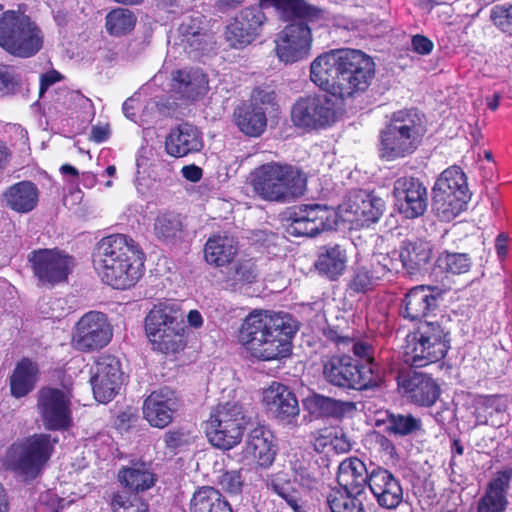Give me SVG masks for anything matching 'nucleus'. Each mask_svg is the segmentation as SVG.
<instances>
[{
	"label": "nucleus",
	"instance_id": "1",
	"mask_svg": "<svg viewBox=\"0 0 512 512\" xmlns=\"http://www.w3.org/2000/svg\"><path fill=\"white\" fill-rule=\"evenodd\" d=\"M296 331L294 321L288 314L254 310L240 327L239 342L254 358L278 360L290 355L291 340Z\"/></svg>",
	"mask_w": 512,
	"mask_h": 512
},
{
	"label": "nucleus",
	"instance_id": "2",
	"mask_svg": "<svg viewBox=\"0 0 512 512\" xmlns=\"http://www.w3.org/2000/svg\"><path fill=\"white\" fill-rule=\"evenodd\" d=\"M93 261L102 280L115 289H128L142 276V253L135 241L123 234L101 239Z\"/></svg>",
	"mask_w": 512,
	"mask_h": 512
},
{
	"label": "nucleus",
	"instance_id": "3",
	"mask_svg": "<svg viewBox=\"0 0 512 512\" xmlns=\"http://www.w3.org/2000/svg\"><path fill=\"white\" fill-rule=\"evenodd\" d=\"M248 184L260 199L285 203L304 193L306 177L297 167L269 162L250 172Z\"/></svg>",
	"mask_w": 512,
	"mask_h": 512
},
{
	"label": "nucleus",
	"instance_id": "4",
	"mask_svg": "<svg viewBox=\"0 0 512 512\" xmlns=\"http://www.w3.org/2000/svg\"><path fill=\"white\" fill-rule=\"evenodd\" d=\"M425 133L422 116L414 109L399 110L380 132V157L393 161L414 153Z\"/></svg>",
	"mask_w": 512,
	"mask_h": 512
},
{
	"label": "nucleus",
	"instance_id": "5",
	"mask_svg": "<svg viewBox=\"0 0 512 512\" xmlns=\"http://www.w3.org/2000/svg\"><path fill=\"white\" fill-rule=\"evenodd\" d=\"M448 321H424L406 336L403 347L404 362L414 367H425L443 359L450 349Z\"/></svg>",
	"mask_w": 512,
	"mask_h": 512
},
{
	"label": "nucleus",
	"instance_id": "6",
	"mask_svg": "<svg viewBox=\"0 0 512 512\" xmlns=\"http://www.w3.org/2000/svg\"><path fill=\"white\" fill-rule=\"evenodd\" d=\"M42 28L29 15L20 10H7L0 14V47L18 58L35 56L44 46Z\"/></svg>",
	"mask_w": 512,
	"mask_h": 512
},
{
	"label": "nucleus",
	"instance_id": "7",
	"mask_svg": "<svg viewBox=\"0 0 512 512\" xmlns=\"http://www.w3.org/2000/svg\"><path fill=\"white\" fill-rule=\"evenodd\" d=\"M145 331L153 349L176 353L185 346V326L180 307L174 302H161L145 318Z\"/></svg>",
	"mask_w": 512,
	"mask_h": 512
},
{
	"label": "nucleus",
	"instance_id": "8",
	"mask_svg": "<svg viewBox=\"0 0 512 512\" xmlns=\"http://www.w3.org/2000/svg\"><path fill=\"white\" fill-rule=\"evenodd\" d=\"M248 424L241 404L226 402L219 404L211 413L206 425L209 442L216 448L230 450L238 445Z\"/></svg>",
	"mask_w": 512,
	"mask_h": 512
},
{
	"label": "nucleus",
	"instance_id": "9",
	"mask_svg": "<svg viewBox=\"0 0 512 512\" xmlns=\"http://www.w3.org/2000/svg\"><path fill=\"white\" fill-rule=\"evenodd\" d=\"M323 377L332 386L347 390H368L381 382L374 366L366 368L348 355H334L323 360Z\"/></svg>",
	"mask_w": 512,
	"mask_h": 512
},
{
	"label": "nucleus",
	"instance_id": "10",
	"mask_svg": "<svg viewBox=\"0 0 512 512\" xmlns=\"http://www.w3.org/2000/svg\"><path fill=\"white\" fill-rule=\"evenodd\" d=\"M56 438L48 434H35L13 444L7 454V463L18 473L34 478L50 459Z\"/></svg>",
	"mask_w": 512,
	"mask_h": 512
},
{
	"label": "nucleus",
	"instance_id": "11",
	"mask_svg": "<svg viewBox=\"0 0 512 512\" xmlns=\"http://www.w3.org/2000/svg\"><path fill=\"white\" fill-rule=\"evenodd\" d=\"M374 73L372 59L360 50L351 49L336 78L331 95L346 99L365 92L371 84Z\"/></svg>",
	"mask_w": 512,
	"mask_h": 512
},
{
	"label": "nucleus",
	"instance_id": "12",
	"mask_svg": "<svg viewBox=\"0 0 512 512\" xmlns=\"http://www.w3.org/2000/svg\"><path fill=\"white\" fill-rule=\"evenodd\" d=\"M28 260L39 284L47 287L67 281L75 267L74 258L59 249L34 250Z\"/></svg>",
	"mask_w": 512,
	"mask_h": 512
},
{
	"label": "nucleus",
	"instance_id": "13",
	"mask_svg": "<svg viewBox=\"0 0 512 512\" xmlns=\"http://www.w3.org/2000/svg\"><path fill=\"white\" fill-rule=\"evenodd\" d=\"M335 102L326 93L298 99L291 110L293 124L304 129H322L335 122Z\"/></svg>",
	"mask_w": 512,
	"mask_h": 512
},
{
	"label": "nucleus",
	"instance_id": "14",
	"mask_svg": "<svg viewBox=\"0 0 512 512\" xmlns=\"http://www.w3.org/2000/svg\"><path fill=\"white\" fill-rule=\"evenodd\" d=\"M113 336L107 316L98 311L85 313L74 325L71 344L81 352H92L104 348Z\"/></svg>",
	"mask_w": 512,
	"mask_h": 512
},
{
	"label": "nucleus",
	"instance_id": "15",
	"mask_svg": "<svg viewBox=\"0 0 512 512\" xmlns=\"http://www.w3.org/2000/svg\"><path fill=\"white\" fill-rule=\"evenodd\" d=\"M37 410L47 430H66L71 426V396L64 390L53 387L41 388L38 392Z\"/></svg>",
	"mask_w": 512,
	"mask_h": 512
},
{
	"label": "nucleus",
	"instance_id": "16",
	"mask_svg": "<svg viewBox=\"0 0 512 512\" xmlns=\"http://www.w3.org/2000/svg\"><path fill=\"white\" fill-rule=\"evenodd\" d=\"M124 382L119 359L112 355H102L90 368V383L95 399L100 403L111 401Z\"/></svg>",
	"mask_w": 512,
	"mask_h": 512
},
{
	"label": "nucleus",
	"instance_id": "17",
	"mask_svg": "<svg viewBox=\"0 0 512 512\" xmlns=\"http://www.w3.org/2000/svg\"><path fill=\"white\" fill-rule=\"evenodd\" d=\"M287 228L293 236L313 237L324 230L333 229L337 225L336 212L324 205H301L292 212Z\"/></svg>",
	"mask_w": 512,
	"mask_h": 512
},
{
	"label": "nucleus",
	"instance_id": "18",
	"mask_svg": "<svg viewBox=\"0 0 512 512\" xmlns=\"http://www.w3.org/2000/svg\"><path fill=\"white\" fill-rule=\"evenodd\" d=\"M312 42V32L307 24L291 23L275 39L276 55L286 64L302 61L310 55Z\"/></svg>",
	"mask_w": 512,
	"mask_h": 512
},
{
	"label": "nucleus",
	"instance_id": "19",
	"mask_svg": "<svg viewBox=\"0 0 512 512\" xmlns=\"http://www.w3.org/2000/svg\"><path fill=\"white\" fill-rule=\"evenodd\" d=\"M265 21L266 16L261 6L244 8L227 25L225 39L230 47L243 49L261 35Z\"/></svg>",
	"mask_w": 512,
	"mask_h": 512
},
{
	"label": "nucleus",
	"instance_id": "20",
	"mask_svg": "<svg viewBox=\"0 0 512 512\" xmlns=\"http://www.w3.org/2000/svg\"><path fill=\"white\" fill-rule=\"evenodd\" d=\"M261 403L270 416L288 424L296 421L300 413L295 393L280 382L273 381L263 388Z\"/></svg>",
	"mask_w": 512,
	"mask_h": 512
},
{
	"label": "nucleus",
	"instance_id": "21",
	"mask_svg": "<svg viewBox=\"0 0 512 512\" xmlns=\"http://www.w3.org/2000/svg\"><path fill=\"white\" fill-rule=\"evenodd\" d=\"M393 196L398 211L408 219L424 214L428 204L427 190L416 178L401 177L394 183Z\"/></svg>",
	"mask_w": 512,
	"mask_h": 512
},
{
	"label": "nucleus",
	"instance_id": "22",
	"mask_svg": "<svg viewBox=\"0 0 512 512\" xmlns=\"http://www.w3.org/2000/svg\"><path fill=\"white\" fill-rule=\"evenodd\" d=\"M276 452L272 431L264 425H258L247 435L240 460L247 465L256 464L266 468L274 462Z\"/></svg>",
	"mask_w": 512,
	"mask_h": 512
},
{
	"label": "nucleus",
	"instance_id": "23",
	"mask_svg": "<svg viewBox=\"0 0 512 512\" xmlns=\"http://www.w3.org/2000/svg\"><path fill=\"white\" fill-rule=\"evenodd\" d=\"M351 49H337L317 56L310 65V79L322 90L332 94L342 66Z\"/></svg>",
	"mask_w": 512,
	"mask_h": 512
},
{
	"label": "nucleus",
	"instance_id": "24",
	"mask_svg": "<svg viewBox=\"0 0 512 512\" xmlns=\"http://www.w3.org/2000/svg\"><path fill=\"white\" fill-rule=\"evenodd\" d=\"M441 296L442 290L437 286H415L403 298L400 313L407 320H420L438 307Z\"/></svg>",
	"mask_w": 512,
	"mask_h": 512
},
{
	"label": "nucleus",
	"instance_id": "25",
	"mask_svg": "<svg viewBox=\"0 0 512 512\" xmlns=\"http://www.w3.org/2000/svg\"><path fill=\"white\" fill-rule=\"evenodd\" d=\"M368 487L378 505L384 509H396L403 501L400 480L388 469L372 467Z\"/></svg>",
	"mask_w": 512,
	"mask_h": 512
},
{
	"label": "nucleus",
	"instance_id": "26",
	"mask_svg": "<svg viewBox=\"0 0 512 512\" xmlns=\"http://www.w3.org/2000/svg\"><path fill=\"white\" fill-rule=\"evenodd\" d=\"M384 209L382 198L360 190L349 197L346 212L350 214L349 221L359 226H369L380 219Z\"/></svg>",
	"mask_w": 512,
	"mask_h": 512
},
{
	"label": "nucleus",
	"instance_id": "27",
	"mask_svg": "<svg viewBox=\"0 0 512 512\" xmlns=\"http://www.w3.org/2000/svg\"><path fill=\"white\" fill-rule=\"evenodd\" d=\"M178 408V400L174 392L162 389L153 392L143 405L145 419L150 425L157 428L166 427L173 419V414Z\"/></svg>",
	"mask_w": 512,
	"mask_h": 512
},
{
	"label": "nucleus",
	"instance_id": "28",
	"mask_svg": "<svg viewBox=\"0 0 512 512\" xmlns=\"http://www.w3.org/2000/svg\"><path fill=\"white\" fill-rule=\"evenodd\" d=\"M203 148L200 131L192 124L182 123L170 130L165 139L166 152L176 158L199 152Z\"/></svg>",
	"mask_w": 512,
	"mask_h": 512
},
{
	"label": "nucleus",
	"instance_id": "29",
	"mask_svg": "<svg viewBox=\"0 0 512 512\" xmlns=\"http://www.w3.org/2000/svg\"><path fill=\"white\" fill-rule=\"evenodd\" d=\"M405 395L418 406H432L440 395L435 380L424 373L413 372L403 379L401 384Z\"/></svg>",
	"mask_w": 512,
	"mask_h": 512
},
{
	"label": "nucleus",
	"instance_id": "30",
	"mask_svg": "<svg viewBox=\"0 0 512 512\" xmlns=\"http://www.w3.org/2000/svg\"><path fill=\"white\" fill-rule=\"evenodd\" d=\"M263 8L273 7L283 20L302 18L307 21H325L326 12L305 0H258Z\"/></svg>",
	"mask_w": 512,
	"mask_h": 512
},
{
	"label": "nucleus",
	"instance_id": "31",
	"mask_svg": "<svg viewBox=\"0 0 512 512\" xmlns=\"http://www.w3.org/2000/svg\"><path fill=\"white\" fill-rule=\"evenodd\" d=\"M39 190L31 181L23 180L9 186L1 196L2 205L17 213H28L38 203Z\"/></svg>",
	"mask_w": 512,
	"mask_h": 512
},
{
	"label": "nucleus",
	"instance_id": "32",
	"mask_svg": "<svg viewBox=\"0 0 512 512\" xmlns=\"http://www.w3.org/2000/svg\"><path fill=\"white\" fill-rule=\"evenodd\" d=\"M336 479L338 489L364 494L365 486L369 485L370 470L359 458L350 457L339 464Z\"/></svg>",
	"mask_w": 512,
	"mask_h": 512
},
{
	"label": "nucleus",
	"instance_id": "33",
	"mask_svg": "<svg viewBox=\"0 0 512 512\" xmlns=\"http://www.w3.org/2000/svg\"><path fill=\"white\" fill-rule=\"evenodd\" d=\"M304 406L309 413L317 418L328 417L342 419L356 410L352 401H343L320 394H313L304 400Z\"/></svg>",
	"mask_w": 512,
	"mask_h": 512
},
{
	"label": "nucleus",
	"instance_id": "34",
	"mask_svg": "<svg viewBox=\"0 0 512 512\" xmlns=\"http://www.w3.org/2000/svg\"><path fill=\"white\" fill-rule=\"evenodd\" d=\"M510 472L503 471L490 481L486 492L477 503V512H504L507 505V491Z\"/></svg>",
	"mask_w": 512,
	"mask_h": 512
},
{
	"label": "nucleus",
	"instance_id": "35",
	"mask_svg": "<svg viewBox=\"0 0 512 512\" xmlns=\"http://www.w3.org/2000/svg\"><path fill=\"white\" fill-rule=\"evenodd\" d=\"M38 374L35 362L28 358L20 360L9 378L11 395L15 398L27 396L36 386Z\"/></svg>",
	"mask_w": 512,
	"mask_h": 512
},
{
	"label": "nucleus",
	"instance_id": "36",
	"mask_svg": "<svg viewBox=\"0 0 512 512\" xmlns=\"http://www.w3.org/2000/svg\"><path fill=\"white\" fill-rule=\"evenodd\" d=\"M237 242L227 235L210 237L204 247V257L208 264L221 267L229 264L237 254Z\"/></svg>",
	"mask_w": 512,
	"mask_h": 512
},
{
	"label": "nucleus",
	"instance_id": "37",
	"mask_svg": "<svg viewBox=\"0 0 512 512\" xmlns=\"http://www.w3.org/2000/svg\"><path fill=\"white\" fill-rule=\"evenodd\" d=\"M171 85L182 97L194 99L206 91L208 80L198 69H183L172 73Z\"/></svg>",
	"mask_w": 512,
	"mask_h": 512
},
{
	"label": "nucleus",
	"instance_id": "38",
	"mask_svg": "<svg viewBox=\"0 0 512 512\" xmlns=\"http://www.w3.org/2000/svg\"><path fill=\"white\" fill-rule=\"evenodd\" d=\"M189 512H233L230 503L215 488L203 486L197 489L189 503Z\"/></svg>",
	"mask_w": 512,
	"mask_h": 512
},
{
	"label": "nucleus",
	"instance_id": "39",
	"mask_svg": "<svg viewBox=\"0 0 512 512\" xmlns=\"http://www.w3.org/2000/svg\"><path fill=\"white\" fill-rule=\"evenodd\" d=\"M234 119L240 131L251 137L260 136L267 126L265 111L257 105L238 107Z\"/></svg>",
	"mask_w": 512,
	"mask_h": 512
},
{
	"label": "nucleus",
	"instance_id": "40",
	"mask_svg": "<svg viewBox=\"0 0 512 512\" xmlns=\"http://www.w3.org/2000/svg\"><path fill=\"white\" fill-rule=\"evenodd\" d=\"M346 263V251L340 245L325 246L318 255L315 267L319 273L334 280L344 272Z\"/></svg>",
	"mask_w": 512,
	"mask_h": 512
},
{
	"label": "nucleus",
	"instance_id": "41",
	"mask_svg": "<svg viewBox=\"0 0 512 512\" xmlns=\"http://www.w3.org/2000/svg\"><path fill=\"white\" fill-rule=\"evenodd\" d=\"M326 505L330 512H366L364 494L330 488L326 496Z\"/></svg>",
	"mask_w": 512,
	"mask_h": 512
},
{
	"label": "nucleus",
	"instance_id": "42",
	"mask_svg": "<svg viewBox=\"0 0 512 512\" xmlns=\"http://www.w3.org/2000/svg\"><path fill=\"white\" fill-rule=\"evenodd\" d=\"M431 255V244L423 240L404 242L399 252L402 268H405L410 273L427 264L431 259Z\"/></svg>",
	"mask_w": 512,
	"mask_h": 512
},
{
	"label": "nucleus",
	"instance_id": "43",
	"mask_svg": "<svg viewBox=\"0 0 512 512\" xmlns=\"http://www.w3.org/2000/svg\"><path fill=\"white\" fill-rule=\"evenodd\" d=\"M433 191L444 192L451 196L470 198L466 176L457 166L449 167L441 173Z\"/></svg>",
	"mask_w": 512,
	"mask_h": 512
},
{
	"label": "nucleus",
	"instance_id": "44",
	"mask_svg": "<svg viewBox=\"0 0 512 512\" xmlns=\"http://www.w3.org/2000/svg\"><path fill=\"white\" fill-rule=\"evenodd\" d=\"M118 479L122 485L133 491L147 490L155 483L154 474L145 463L122 468L118 473Z\"/></svg>",
	"mask_w": 512,
	"mask_h": 512
},
{
	"label": "nucleus",
	"instance_id": "45",
	"mask_svg": "<svg viewBox=\"0 0 512 512\" xmlns=\"http://www.w3.org/2000/svg\"><path fill=\"white\" fill-rule=\"evenodd\" d=\"M468 200V198L451 196L444 192L433 191L432 207L436 216L441 221L449 222L465 210Z\"/></svg>",
	"mask_w": 512,
	"mask_h": 512
},
{
	"label": "nucleus",
	"instance_id": "46",
	"mask_svg": "<svg viewBox=\"0 0 512 512\" xmlns=\"http://www.w3.org/2000/svg\"><path fill=\"white\" fill-rule=\"evenodd\" d=\"M178 33V44L182 46L185 51L191 52L203 49V43L207 35L201 27V21L199 19L191 18L183 21L178 28Z\"/></svg>",
	"mask_w": 512,
	"mask_h": 512
},
{
	"label": "nucleus",
	"instance_id": "47",
	"mask_svg": "<svg viewBox=\"0 0 512 512\" xmlns=\"http://www.w3.org/2000/svg\"><path fill=\"white\" fill-rule=\"evenodd\" d=\"M105 27L111 36L119 37L130 33L136 24L135 14L127 8L112 9L105 18Z\"/></svg>",
	"mask_w": 512,
	"mask_h": 512
},
{
	"label": "nucleus",
	"instance_id": "48",
	"mask_svg": "<svg viewBox=\"0 0 512 512\" xmlns=\"http://www.w3.org/2000/svg\"><path fill=\"white\" fill-rule=\"evenodd\" d=\"M331 340H333L339 348L350 347L354 355L364 361L362 365L366 366V368L374 366L376 368V371L380 373L379 365L375 362L374 359V348L369 342L355 340L353 338H350L349 336H343L338 334L332 336Z\"/></svg>",
	"mask_w": 512,
	"mask_h": 512
},
{
	"label": "nucleus",
	"instance_id": "49",
	"mask_svg": "<svg viewBox=\"0 0 512 512\" xmlns=\"http://www.w3.org/2000/svg\"><path fill=\"white\" fill-rule=\"evenodd\" d=\"M386 431L395 436H407L420 430L422 422L420 418L411 414L389 413L385 421Z\"/></svg>",
	"mask_w": 512,
	"mask_h": 512
},
{
	"label": "nucleus",
	"instance_id": "50",
	"mask_svg": "<svg viewBox=\"0 0 512 512\" xmlns=\"http://www.w3.org/2000/svg\"><path fill=\"white\" fill-rule=\"evenodd\" d=\"M182 231L180 216L174 212L159 213L154 222L157 238L168 241L177 238Z\"/></svg>",
	"mask_w": 512,
	"mask_h": 512
},
{
	"label": "nucleus",
	"instance_id": "51",
	"mask_svg": "<svg viewBox=\"0 0 512 512\" xmlns=\"http://www.w3.org/2000/svg\"><path fill=\"white\" fill-rule=\"evenodd\" d=\"M293 473L294 481L306 490L318 489L322 482V473L317 463H295Z\"/></svg>",
	"mask_w": 512,
	"mask_h": 512
},
{
	"label": "nucleus",
	"instance_id": "52",
	"mask_svg": "<svg viewBox=\"0 0 512 512\" xmlns=\"http://www.w3.org/2000/svg\"><path fill=\"white\" fill-rule=\"evenodd\" d=\"M437 266L452 275L469 272L472 266L471 257L466 253L442 252L437 258Z\"/></svg>",
	"mask_w": 512,
	"mask_h": 512
},
{
	"label": "nucleus",
	"instance_id": "53",
	"mask_svg": "<svg viewBox=\"0 0 512 512\" xmlns=\"http://www.w3.org/2000/svg\"><path fill=\"white\" fill-rule=\"evenodd\" d=\"M378 281L379 276L372 268L368 270L366 267H358L351 277L349 288L355 293H366L372 290Z\"/></svg>",
	"mask_w": 512,
	"mask_h": 512
},
{
	"label": "nucleus",
	"instance_id": "54",
	"mask_svg": "<svg viewBox=\"0 0 512 512\" xmlns=\"http://www.w3.org/2000/svg\"><path fill=\"white\" fill-rule=\"evenodd\" d=\"M371 267L381 280L388 273L398 272L402 268V261L399 253H393V255L380 253L374 255Z\"/></svg>",
	"mask_w": 512,
	"mask_h": 512
},
{
	"label": "nucleus",
	"instance_id": "55",
	"mask_svg": "<svg viewBox=\"0 0 512 512\" xmlns=\"http://www.w3.org/2000/svg\"><path fill=\"white\" fill-rule=\"evenodd\" d=\"M256 276V267L251 260L239 261L234 265L227 281L230 286L236 287L238 284L254 282Z\"/></svg>",
	"mask_w": 512,
	"mask_h": 512
},
{
	"label": "nucleus",
	"instance_id": "56",
	"mask_svg": "<svg viewBox=\"0 0 512 512\" xmlns=\"http://www.w3.org/2000/svg\"><path fill=\"white\" fill-rule=\"evenodd\" d=\"M112 508L114 512H148V504L137 495H114Z\"/></svg>",
	"mask_w": 512,
	"mask_h": 512
},
{
	"label": "nucleus",
	"instance_id": "57",
	"mask_svg": "<svg viewBox=\"0 0 512 512\" xmlns=\"http://www.w3.org/2000/svg\"><path fill=\"white\" fill-rule=\"evenodd\" d=\"M511 4L495 5L491 10V19L503 32L510 33L512 28Z\"/></svg>",
	"mask_w": 512,
	"mask_h": 512
},
{
	"label": "nucleus",
	"instance_id": "58",
	"mask_svg": "<svg viewBox=\"0 0 512 512\" xmlns=\"http://www.w3.org/2000/svg\"><path fill=\"white\" fill-rule=\"evenodd\" d=\"M268 487L283 500L297 492L292 490L291 484L285 473H277L272 475L267 483Z\"/></svg>",
	"mask_w": 512,
	"mask_h": 512
},
{
	"label": "nucleus",
	"instance_id": "59",
	"mask_svg": "<svg viewBox=\"0 0 512 512\" xmlns=\"http://www.w3.org/2000/svg\"><path fill=\"white\" fill-rule=\"evenodd\" d=\"M221 488L229 494H238L243 487L241 474L238 471H228L221 475L219 480Z\"/></svg>",
	"mask_w": 512,
	"mask_h": 512
},
{
	"label": "nucleus",
	"instance_id": "60",
	"mask_svg": "<svg viewBox=\"0 0 512 512\" xmlns=\"http://www.w3.org/2000/svg\"><path fill=\"white\" fill-rule=\"evenodd\" d=\"M331 450L336 453H346L351 449V442L348 436L344 433L341 428L331 427Z\"/></svg>",
	"mask_w": 512,
	"mask_h": 512
},
{
	"label": "nucleus",
	"instance_id": "61",
	"mask_svg": "<svg viewBox=\"0 0 512 512\" xmlns=\"http://www.w3.org/2000/svg\"><path fill=\"white\" fill-rule=\"evenodd\" d=\"M18 85V79L15 73L8 67L0 68V91L3 93H12Z\"/></svg>",
	"mask_w": 512,
	"mask_h": 512
},
{
	"label": "nucleus",
	"instance_id": "62",
	"mask_svg": "<svg viewBox=\"0 0 512 512\" xmlns=\"http://www.w3.org/2000/svg\"><path fill=\"white\" fill-rule=\"evenodd\" d=\"M190 435L183 430L169 431L165 434L164 441L168 448L176 449L190 442Z\"/></svg>",
	"mask_w": 512,
	"mask_h": 512
},
{
	"label": "nucleus",
	"instance_id": "63",
	"mask_svg": "<svg viewBox=\"0 0 512 512\" xmlns=\"http://www.w3.org/2000/svg\"><path fill=\"white\" fill-rule=\"evenodd\" d=\"M412 49L420 55H428L434 48L433 42L424 35H414L411 39Z\"/></svg>",
	"mask_w": 512,
	"mask_h": 512
},
{
	"label": "nucleus",
	"instance_id": "64",
	"mask_svg": "<svg viewBox=\"0 0 512 512\" xmlns=\"http://www.w3.org/2000/svg\"><path fill=\"white\" fill-rule=\"evenodd\" d=\"M331 432L329 431V428H325L323 430H320L317 435L314 437L313 446L314 449L319 452H329L331 451V439H330Z\"/></svg>",
	"mask_w": 512,
	"mask_h": 512
}]
</instances>
